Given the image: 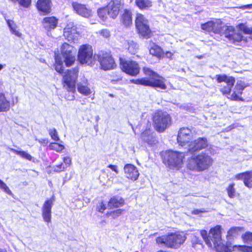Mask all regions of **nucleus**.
Here are the masks:
<instances>
[{
  "label": "nucleus",
  "instance_id": "c85d7f7f",
  "mask_svg": "<svg viewBox=\"0 0 252 252\" xmlns=\"http://www.w3.org/2000/svg\"><path fill=\"white\" fill-rule=\"evenodd\" d=\"M136 6L140 9H145L152 5L151 0H135Z\"/></svg>",
  "mask_w": 252,
  "mask_h": 252
},
{
  "label": "nucleus",
  "instance_id": "f257e3e1",
  "mask_svg": "<svg viewBox=\"0 0 252 252\" xmlns=\"http://www.w3.org/2000/svg\"><path fill=\"white\" fill-rule=\"evenodd\" d=\"M200 235L208 247L215 248L217 252H252V246L246 245H225L222 242L221 226L217 225L210 229L209 233L205 230L200 232Z\"/></svg>",
  "mask_w": 252,
  "mask_h": 252
},
{
  "label": "nucleus",
  "instance_id": "6e6552de",
  "mask_svg": "<svg viewBox=\"0 0 252 252\" xmlns=\"http://www.w3.org/2000/svg\"><path fill=\"white\" fill-rule=\"evenodd\" d=\"M186 239V237L183 233H171L157 238L156 242L158 244L168 247L178 248L183 244Z\"/></svg>",
  "mask_w": 252,
  "mask_h": 252
},
{
  "label": "nucleus",
  "instance_id": "7ed1b4c3",
  "mask_svg": "<svg viewBox=\"0 0 252 252\" xmlns=\"http://www.w3.org/2000/svg\"><path fill=\"white\" fill-rule=\"evenodd\" d=\"M216 79L218 83L223 82L226 85H224L220 90L223 94H228L227 97L233 100H242L241 94L244 89V87L237 83L234 89L231 92V88L235 83V79L233 77L228 76L225 74L217 75Z\"/></svg>",
  "mask_w": 252,
  "mask_h": 252
},
{
  "label": "nucleus",
  "instance_id": "ea45409f",
  "mask_svg": "<svg viewBox=\"0 0 252 252\" xmlns=\"http://www.w3.org/2000/svg\"><path fill=\"white\" fill-rule=\"evenodd\" d=\"M191 243L192 245V247L194 248H197L198 245L200 246V247L202 248L203 245L202 243V241L199 237L193 235L192 238H191Z\"/></svg>",
  "mask_w": 252,
  "mask_h": 252
},
{
  "label": "nucleus",
  "instance_id": "13d9d810",
  "mask_svg": "<svg viewBox=\"0 0 252 252\" xmlns=\"http://www.w3.org/2000/svg\"><path fill=\"white\" fill-rule=\"evenodd\" d=\"M173 54L170 52H167L166 53V56L167 58H171Z\"/></svg>",
  "mask_w": 252,
  "mask_h": 252
},
{
  "label": "nucleus",
  "instance_id": "4c0bfd02",
  "mask_svg": "<svg viewBox=\"0 0 252 252\" xmlns=\"http://www.w3.org/2000/svg\"><path fill=\"white\" fill-rule=\"evenodd\" d=\"M49 147L51 150H55L59 153L61 152L64 149V146L63 145L58 143H51Z\"/></svg>",
  "mask_w": 252,
  "mask_h": 252
},
{
  "label": "nucleus",
  "instance_id": "3c124183",
  "mask_svg": "<svg viewBox=\"0 0 252 252\" xmlns=\"http://www.w3.org/2000/svg\"><path fill=\"white\" fill-rule=\"evenodd\" d=\"M63 161L65 163V165L66 166V167L70 166V165L71 163V159L69 157H64L63 158Z\"/></svg>",
  "mask_w": 252,
  "mask_h": 252
},
{
  "label": "nucleus",
  "instance_id": "a19ab883",
  "mask_svg": "<svg viewBox=\"0 0 252 252\" xmlns=\"http://www.w3.org/2000/svg\"><path fill=\"white\" fill-rule=\"evenodd\" d=\"M242 239L245 243L251 244L252 243V233L246 232L242 235Z\"/></svg>",
  "mask_w": 252,
  "mask_h": 252
},
{
  "label": "nucleus",
  "instance_id": "aec40b11",
  "mask_svg": "<svg viewBox=\"0 0 252 252\" xmlns=\"http://www.w3.org/2000/svg\"><path fill=\"white\" fill-rule=\"evenodd\" d=\"M72 6L76 13L82 17L89 18L92 15V10L87 8L84 4L77 2H73Z\"/></svg>",
  "mask_w": 252,
  "mask_h": 252
},
{
  "label": "nucleus",
  "instance_id": "6e6d98bb",
  "mask_svg": "<svg viewBox=\"0 0 252 252\" xmlns=\"http://www.w3.org/2000/svg\"><path fill=\"white\" fill-rule=\"evenodd\" d=\"M205 212V211L204 209H202V210L196 209V210H194L192 211V214H195V215H199L200 213H203V212Z\"/></svg>",
  "mask_w": 252,
  "mask_h": 252
},
{
  "label": "nucleus",
  "instance_id": "a211bd4d",
  "mask_svg": "<svg viewBox=\"0 0 252 252\" xmlns=\"http://www.w3.org/2000/svg\"><path fill=\"white\" fill-rule=\"evenodd\" d=\"M121 0H111L107 6V14L112 18L115 19L119 14Z\"/></svg>",
  "mask_w": 252,
  "mask_h": 252
},
{
  "label": "nucleus",
  "instance_id": "bb28decb",
  "mask_svg": "<svg viewBox=\"0 0 252 252\" xmlns=\"http://www.w3.org/2000/svg\"><path fill=\"white\" fill-rule=\"evenodd\" d=\"M141 138L144 141L150 145L154 144L156 142L155 137L151 134L149 130H146L144 131L142 133Z\"/></svg>",
  "mask_w": 252,
  "mask_h": 252
},
{
  "label": "nucleus",
  "instance_id": "864d4df0",
  "mask_svg": "<svg viewBox=\"0 0 252 252\" xmlns=\"http://www.w3.org/2000/svg\"><path fill=\"white\" fill-rule=\"evenodd\" d=\"M105 209V206L104 204L103 203V202H100L98 204L97 209L99 212H103Z\"/></svg>",
  "mask_w": 252,
  "mask_h": 252
},
{
  "label": "nucleus",
  "instance_id": "39448f33",
  "mask_svg": "<svg viewBox=\"0 0 252 252\" xmlns=\"http://www.w3.org/2000/svg\"><path fill=\"white\" fill-rule=\"evenodd\" d=\"M78 70L77 68H73L72 70H67L64 72L63 77V85L69 93L68 95H65V98L72 100L75 98V83L78 77Z\"/></svg>",
  "mask_w": 252,
  "mask_h": 252
},
{
  "label": "nucleus",
  "instance_id": "79ce46f5",
  "mask_svg": "<svg viewBox=\"0 0 252 252\" xmlns=\"http://www.w3.org/2000/svg\"><path fill=\"white\" fill-rule=\"evenodd\" d=\"M106 12H107V10L105 8H101L97 10L99 17L103 21L105 20L107 18Z\"/></svg>",
  "mask_w": 252,
  "mask_h": 252
},
{
  "label": "nucleus",
  "instance_id": "e433bc0d",
  "mask_svg": "<svg viewBox=\"0 0 252 252\" xmlns=\"http://www.w3.org/2000/svg\"><path fill=\"white\" fill-rule=\"evenodd\" d=\"M11 151L15 153L16 154L21 156L22 158L28 159L29 160H31L32 158V157L31 155H30L28 153L25 152V151H18L15 149H11Z\"/></svg>",
  "mask_w": 252,
  "mask_h": 252
},
{
  "label": "nucleus",
  "instance_id": "b1692460",
  "mask_svg": "<svg viewBox=\"0 0 252 252\" xmlns=\"http://www.w3.org/2000/svg\"><path fill=\"white\" fill-rule=\"evenodd\" d=\"M36 7L39 11L46 14L50 12L51 2L50 0H38Z\"/></svg>",
  "mask_w": 252,
  "mask_h": 252
},
{
  "label": "nucleus",
  "instance_id": "f03ea898",
  "mask_svg": "<svg viewBox=\"0 0 252 252\" xmlns=\"http://www.w3.org/2000/svg\"><path fill=\"white\" fill-rule=\"evenodd\" d=\"M193 132L189 128L181 127L178 131V143L182 147L187 145L188 151L191 154L204 149L208 146L207 141L205 138H199L189 143L190 141L193 139Z\"/></svg>",
  "mask_w": 252,
  "mask_h": 252
},
{
  "label": "nucleus",
  "instance_id": "603ef678",
  "mask_svg": "<svg viewBox=\"0 0 252 252\" xmlns=\"http://www.w3.org/2000/svg\"><path fill=\"white\" fill-rule=\"evenodd\" d=\"M246 174V172L241 173L235 175V178L237 180L243 179L244 181L245 177Z\"/></svg>",
  "mask_w": 252,
  "mask_h": 252
},
{
  "label": "nucleus",
  "instance_id": "4d7b16f0",
  "mask_svg": "<svg viewBox=\"0 0 252 252\" xmlns=\"http://www.w3.org/2000/svg\"><path fill=\"white\" fill-rule=\"evenodd\" d=\"M38 141L41 143L42 144H43L44 145H46L48 143V140L47 139H38Z\"/></svg>",
  "mask_w": 252,
  "mask_h": 252
},
{
  "label": "nucleus",
  "instance_id": "2eb2a0df",
  "mask_svg": "<svg viewBox=\"0 0 252 252\" xmlns=\"http://www.w3.org/2000/svg\"><path fill=\"white\" fill-rule=\"evenodd\" d=\"M73 47L67 43H64L62 46V54L64 58V62L67 66L71 65L75 60L73 54Z\"/></svg>",
  "mask_w": 252,
  "mask_h": 252
},
{
  "label": "nucleus",
  "instance_id": "a878e982",
  "mask_svg": "<svg viewBox=\"0 0 252 252\" xmlns=\"http://www.w3.org/2000/svg\"><path fill=\"white\" fill-rule=\"evenodd\" d=\"M10 103L4 94L0 93V112H6L10 109Z\"/></svg>",
  "mask_w": 252,
  "mask_h": 252
},
{
  "label": "nucleus",
  "instance_id": "a18cd8bd",
  "mask_svg": "<svg viewBox=\"0 0 252 252\" xmlns=\"http://www.w3.org/2000/svg\"><path fill=\"white\" fill-rule=\"evenodd\" d=\"M13 2L18 1L20 5L24 7H28L31 3V0H11Z\"/></svg>",
  "mask_w": 252,
  "mask_h": 252
},
{
  "label": "nucleus",
  "instance_id": "680f3d73",
  "mask_svg": "<svg viewBox=\"0 0 252 252\" xmlns=\"http://www.w3.org/2000/svg\"><path fill=\"white\" fill-rule=\"evenodd\" d=\"M3 67V66L2 64H0V70L2 69Z\"/></svg>",
  "mask_w": 252,
  "mask_h": 252
},
{
  "label": "nucleus",
  "instance_id": "09e8293b",
  "mask_svg": "<svg viewBox=\"0 0 252 252\" xmlns=\"http://www.w3.org/2000/svg\"><path fill=\"white\" fill-rule=\"evenodd\" d=\"M123 212L122 209H117L113 212H111L110 215L114 219L120 216Z\"/></svg>",
  "mask_w": 252,
  "mask_h": 252
},
{
  "label": "nucleus",
  "instance_id": "cd10ccee",
  "mask_svg": "<svg viewBox=\"0 0 252 252\" xmlns=\"http://www.w3.org/2000/svg\"><path fill=\"white\" fill-rule=\"evenodd\" d=\"M124 204V200L120 196H115L111 198L108 205L110 207H118Z\"/></svg>",
  "mask_w": 252,
  "mask_h": 252
},
{
  "label": "nucleus",
  "instance_id": "bf43d9fd",
  "mask_svg": "<svg viewBox=\"0 0 252 252\" xmlns=\"http://www.w3.org/2000/svg\"><path fill=\"white\" fill-rule=\"evenodd\" d=\"M247 8H252V4H248L245 6Z\"/></svg>",
  "mask_w": 252,
  "mask_h": 252
},
{
  "label": "nucleus",
  "instance_id": "9b49d317",
  "mask_svg": "<svg viewBox=\"0 0 252 252\" xmlns=\"http://www.w3.org/2000/svg\"><path fill=\"white\" fill-rule=\"evenodd\" d=\"M143 72L146 75L150 77L149 79V83L148 86L159 88L161 89H165L166 86L164 83V79L159 76L156 72L148 67H144Z\"/></svg>",
  "mask_w": 252,
  "mask_h": 252
},
{
  "label": "nucleus",
  "instance_id": "7c9ffc66",
  "mask_svg": "<svg viewBox=\"0 0 252 252\" xmlns=\"http://www.w3.org/2000/svg\"><path fill=\"white\" fill-rule=\"evenodd\" d=\"M149 51L150 54L158 58H160L163 54L162 49L159 46L155 44H153V45L151 47Z\"/></svg>",
  "mask_w": 252,
  "mask_h": 252
},
{
  "label": "nucleus",
  "instance_id": "4be33fe9",
  "mask_svg": "<svg viewBox=\"0 0 252 252\" xmlns=\"http://www.w3.org/2000/svg\"><path fill=\"white\" fill-rule=\"evenodd\" d=\"M77 87L78 92L85 96H88L92 93L88 80L85 78L77 84Z\"/></svg>",
  "mask_w": 252,
  "mask_h": 252
},
{
  "label": "nucleus",
  "instance_id": "c03bdc74",
  "mask_svg": "<svg viewBox=\"0 0 252 252\" xmlns=\"http://www.w3.org/2000/svg\"><path fill=\"white\" fill-rule=\"evenodd\" d=\"M49 135H50L52 139L55 141H58L60 140V138L58 136L57 131L55 128L50 129L49 130Z\"/></svg>",
  "mask_w": 252,
  "mask_h": 252
},
{
  "label": "nucleus",
  "instance_id": "6ab92c4d",
  "mask_svg": "<svg viewBox=\"0 0 252 252\" xmlns=\"http://www.w3.org/2000/svg\"><path fill=\"white\" fill-rule=\"evenodd\" d=\"M124 171L125 177L132 181H136L139 173L137 168L132 164H126L124 166Z\"/></svg>",
  "mask_w": 252,
  "mask_h": 252
},
{
  "label": "nucleus",
  "instance_id": "72a5a7b5",
  "mask_svg": "<svg viewBox=\"0 0 252 252\" xmlns=\"http://www.w3.org/2000/svg\"><path fill=\"white\" fill-rule=\"evenodd\" d=\"M244 184L247 187L249 188H252V172H246L245 177Z\"/></svg>",
  "mask_w": 252,
  "mask_h": 252
},
{
  "label": "nucleus",
  "instance_id": "c756f323",
  "mask_svg": "<svg viewBox=\"0 0 252 252\" xmlns=\"http://www.w3.org/2000/svg\"><path fill=\"white\" fill-rule=\"evenodd\" d=\"M6 22L11 33L19 37H21L22 33L17 30V27L14 22L10 20H6Z\"/></svg>",
  "mask_w": 252,
  "mask_h": 252
},
{
  "label": "nucleus",
  "instance_id": "473e14b6",
  "mask_svg": "<svg viewBox=\"0 0 252 252\" xmlns=\"http://www.w3.org/2000/svg\"><path fill=\"white\" fill-rule=\"evenodd\" d=\"M127 49L129 53L131 54H135L137 52L138 49V44L132 40L127 41Z\"/></svg>",
  "mask_w": 252,
  "mask_h": 252
},
{
  "label": "nucleus",
  "instance_id": "1a4fd4ad",
  "mask_svg": "<svg viewBox=\"0 0 252 252\" xmlns=\"http://www.w3.org/2000/svg\"><path fill=\"white\" fill-rule=\"evenodd\" d=\"M135 25L139 34L145 38H149L152 35L149 28V21L142 14L137 13L135 19Z\"/></svg>",
  "mask_w": 252,
  "mask_h": 252
},
{
  "label": "nucleus",
  "instance_id": "393cba45",
  "mask_svg": "<svg viewBox=\"0 0 252 252\" xmlns=\"http://www.w3.org/2000/svg\"><path fill=\"white\" fill-rule=\"evenodd\" d=\"M121 22L126 27H129L132 24V13L130 10L125 9L121 16Z\"/></svg>",
  "mask_w": 252,
  "mask_h": 252
},
{
  "label": "nucleus",
  "instance_id": "052dcab7",
  "mask_svg": "<svg viewBox=\"0 0 252 252\" xmlns=\"http://www.w3.org/2000/svg\"><path fill=\"white\" fill-rule=\"evenodd\" d=\"M0 252H7V251L5 249H0Z\"/></svg>",
  "mask_w": 252,
  "mask_h": 252
},
{
  "label": "nucleus",
  "instance_id": "20e7f679",
  "mask_svg": "<svg viewBox=\"0 0 252 252\" xmlns=\"http://www.w3.org/2000/svg\"><path fill=\"white\" fill-rule=\"evenodd\" d=\"M192 155L187 160L186 166L188 169L193 172H202L208 169L213 163L212 158L204 152L198 155Z\"/></svg>",
  "mask_w": 252,
  "mask_h": 252
},
{
  "label": "nucleus",
  "instance_id": "ddd939ff",
  "mask_svg": "<svg viewBox=\"0 0 252 252\" xmlns=\"http://www.w3.org/2000/svg\"><path fill=\"white\" fill-rule=\"evenodd\" d=\"M120 65L123 71L130 75L135 76L139 72L140 68L136 62L121 60Z\"/></svg>",
  "mask_w": 252,
  "mask_h": 252
},
{
  "label": "nucleus",
  "instance_id": "f3484780",
  "mask_svg": "<svg viewBox=\"0 0 252 252\" xmlns=\"http://www.w3.org/2000/svg\"><path fill=\"white\" fill-rule=\"evenodd\" d=\"M54 200V197L47 200L42 207V217L44 221L48 223L51 221V209Z\"/></svg>",
  "mask_w": 252,
  "mask_h": 252
},
{
  "label": "nucleus",
  "instance_id": "4468645a",
  "mask_svg": "<svg viewBox=\"0 0 252 252\" xmlns=\"http://www.w3.org/2000/svg\"><path fill=\"white\" fill-rule=\"evenodd\" d=\"M98 61L103 70L113 69L116 65L111 55L107 53L100 54L98 55Z\"/></svg>",
  "mask_w": 252,
  "mask_h": 252
},
{
  "label": "nucleus",
  "instance_id": "c9c22d12",
  "mask_svg": "<svg viewBox=\"0 0 252 252\" xmlns=\"http://www.w3.org/2000/svg\"><path fill=\"white\" fill-rule=\"evenodd\" d=\"M234 183H231L229 184L226 188L227 194L230 198H233L236 196L237 193L236 189L234 188Z\"/></svg>",
  "mask_w": 252,
  "mask_h": 252
},
{
  "label": "nucleus",
  "instance_id": "0eeeda50",
  "mask_svg": "<svg viewBox=\"0 0 252 252\" xmlns=\"http://www.w3.org/2000/svg\"><path fill=\"white\" fill-rule=\"evenodd\" d=\"M219 32L217 33L224 35L232 43L237 45H245L248 41V37L243 36L241 32L236 31L232 26H221V22L219 24Z\"/></svg>",
  "mask_w": 252,
  "mask_h": 252
},
{
  "label": "nucleus",
  "instance_id": "5701e85b",
  "mask_svg": "<svg viewBox=\"0 0 252 252\" xmlns=\"http://www.w3.org/2000/svg\"><path fill=\"white\" fill-rule=\"evenodd\" d=\"M42 23L45 30L50 31L57 27L58 19L54 16L46 17L43 19Z\"/></svg>",
  "mask_w": 252,
  "mask_h": 252
},
{
  "label": "nucleus",
  "instance_id": "9d476101",
  "mask_svg": "<svg viewBox=\"0 0 252 252\" xmlns=\"http://www.w3.org/2000/svg\"><path fill=\"white\" fill-rule=\"evenodd\" d=\"M153 121L156 129L162 132L170 125L171 119L166 112L158 111L153 117Z\"/></svg>",
  "mask_w": 252,
  "mask_h": 252
},
{
  "label": "nucleus",
  "instance_id": "dca6fc26",
  "mask_svg": "<svg viewBox=\"0 0 252 252\" xmlns=\"http://www.w3.org/2000/svg\"><path fill=\"white\" fill-rule=\"evenodd\" d=\"M63 35L69 41L75 42L80 36L76 27L72 22H68L64 29Z\"/></svg>",
  "mask_w": 252,
  "mask_h": 252
},
{
  "label": "nucleus",
  "instance_id": "2f4dec72",
  "mask_svg": "<svg viewBox=\"0 0 252 252\" xmlns=\"http://www.w3.org/2000/svg\"><path fill=\"white\" fill-rule=\"evenodd\" d=\"M63 62L62 59L59 56H55V70L59 73H63Z\"/></svg>",
  "mask_w": 252,
  "mask_h": 252
},
{
  "label": "nucleus",
  "instance_id": "de8ad7c7",
  "mask_svg": "<svg viewBox=\"0 0 252 252\" xmlns=\"http://www.w3.org/2000/svg\"><path fill=\"white\" fill-rule=\"evenodd\" d=\"M66 167L61 163L58 165L55 166L53 167V169L55 172H59L63 171L65 169Z\"/></svg>",
  "mask_w": 252,
  "mask_h": 252
},
{
  "label": "nucleus",
  "instance_id": "37998d69",
  "mask_svg": "<svg viewBox=\"0 0 252 252\" xmlns=\"http://www.w3.org/2000/svg\"><path fill=\"white\" fill-rule=\"evenodd\" d=\"M240 230V228L239 227H232L230 228L227 232V236L228 237H235L237 232Z\"/></svg>",
  "mask_w": 252,
  "mask_h": 252
},
{
  "label": "nucleus",
  "instance_id": "5fc2aeb1",
  "mask_svg": "<svg viewBox=\"0 0 252 252\" xmlns=\"http://www.w3.org/2000/svg\"><path fill=\"white\" fill-rule=\"evenodd\" d=\"M108 167L112 169L113 171H114L116 174L119 173V170L118 169V166L117 165L109 164L108 166Z\"/></svg>",
  "mask_w": 252,
  "mask_h": 252
},
{
  "label": "nucleus",
  "instance_id": "8fccbe9b",
  "mask_svg": "<svg viewBox=\"0 0 252 252\" xmlns=\"http://www.w3.org/2000/svg\"><path fill=\"white\" fill-rule=\"evenodd\" d=\"M99 34L105 38H108L110 35V31L107 29H102L99 31Z\"/></svg>",
  "mask_w": 252,
  "mask_h": 252
},
{
  "label": "nucleus",
  "instance_id": "423d86ee",
  "mask_svg": "<svg viewBox=\"0 0 252 252\" xmlns=\"http://www.w3.org/2000/svg\"><path fill=\"white\" fill-rule=\"evenodd\" d=\"M163 162L170 169L179 170L183 165L185 154L183 152L166 151L162 154Z\"/></svg>",
  "mask_w": 252,
  "mask_h": 252
},
{
  "label": "nucleus",
  "instance_id": "f704fd0d",
  "mask_svg": "<svg viewBox=\"0 0 252 252\" xmlns=\"http://www.w3.org/2000/svg\"><path fill=\"white\" fill-rule=\"evenodd\" d=\"M238 27L244 33L251 35L249 38L252 39V28L248 27L243 23L239 24Z\"/></svg>",
  "mask_w": 252,
  "mask_h": 252
},
{
  "label": "nucleus",
  "instance_id": "f8f14e48",
  "mask_svg": "<svg viewBox=\"0 0 252 252\" xmlns=\"http://www.w3.org/2000/svg\"><path fill=\"white\" fill-rule=\"evenodd\" d=\"M78 59L82 64L91 65L94 61L92 46L89 45L81 46L79 49Z\"/></svg>",
  "mask_w": 252,
  "mask_h": 252
},
{
  "label": "nucleus",
  "instance_id": "49530a36",
  "mask_svg": "<svg viewBox=\"0 0 252 252\" xmlns=\"http://www.w3.org/2000/svg\"><path fill=\"white\" fill-rule=\"evenodd\" d=\"M0 188L2 189L5 192L8 194H11L12 192L7 186V185L0 179Z\"/></svg>",
  "mask_w": 252,
  "mask_h": 252
},
{
  "label": "nucleus",
  "instance_id": "412c9836",
  "mask_svg": "<svg viewBox=\"0 0 252 252\" xmlns=\"http://www.w3.org/2000/svg\"><path fill=\"white\" fill-rule=\"evenodd\" d=\"M220 24V20L211 21L202 24L201 25V29L208 32H213L215 33L219 32V24Z\"/></svg>",
  "mask_w": 252,
  "mask_h": 252
},
{
  "label": "nucleus",
  "instance_id": "58836bf2",
  "mask_svg": "<svg viewBox=\"0 0 252 252\" xmlns=\"http://www.w3.org/2000/svg\"><path fill=\"white\" fill-rule=\"evenodd\" d=\"M130 82L138 85H142L144 86H148L149 83V79L148 78H141L138 79H132L130 80Z\"/></svg>",
  "mask_w": 252,
  "mask_h": 252
}]
</instances>
